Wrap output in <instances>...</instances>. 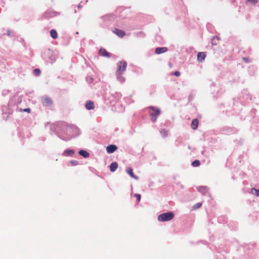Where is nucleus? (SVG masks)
<instances>
[{"mask_svg":"<svg viewBox=\"0 0 259 259\" xmlns=\"http://www.w3.org/2000/svg\"><path fill=\"white\" fill-rule=\"evenodd\" d=\"M229 102V104L227 105L228 103L225 101L221 104L218 105V107L220 108H221L222 107H224L226 105V109L225 112L226 115L228 116L233 115L237 114V112L235 111L236 109L235 108V106H236V104H238V102L237 101L236 102L234 99H230Z\"/></svg>","mask_w":259,"mask_h":259,"instance_id":"f257e3e1","label":"nucleus"},{"mask_svg":"<svg viewBox=\"0 0 259 259\" xmlns=\"http://www.w3.org/2000/svg\"><path fill=\"white\" fill-rule=\"evenodd\" d=\"M127 66V63L125 61H120L117 63L118 69L117 70V77L118 79L123 82L125 79L122 76V74L125 71Z\"/></svg>","mask_w":259,"mask_h":259,"instance_id":"f03ea898","label":"nucleus"},{"mask_svg":"<svg viewBox=\"0 0 259 259\" xmlns=\"http://www.w3.org/2000/svg\"><path fill=\"white\" fill-rule=\"evenodd\" d=\"M149 109L151 110L150 112L151 120L152 121L155 122L156 121L157 117L161 113L160 109L154 106L150 107Z\"/></svg>","mask_w":259,"mask_h":259,"instance_id":"7ed1b4c3","label":"nucleus"},{"mask_svg":"<svg viewBox=\"0 0 259 259\" xmlns=\"http://www.w3.org/2000/svg\"><path fill=\"white\" fill-rule=\"evenodd\" d=\"M174 217V214L172 212H167L161 213L158 217V220L160 222L169 221Z\"/></svg>","mask_w":259,"mask_h":259,"instance_id":"20e7f679","label":"nucleus"},{"mask_svg":"<svg viewBox=\"0 0 259 259\" xmlns=\"http://www.w3.org/2000/svg\"><path fill=\"white\" fill-rule=\"evenodd\" d=\"M238 130L233 126H225L221 128V132L225 135H231L237 133Z\"/></svg>","mask_w":259,"mask_h":259,"instance_id":"39448f33","label":"nucleus"},{"mask_svg":"<svg viewBox=\"0 0 259 259\" xmlns=\"http://www.w3.org/2000/svg\"><path fill=\"white\" fill-rule=\"evenodd\" d=\"M211 94H213V98L215 100L218 99L222 96L223 95V91L222 90H217V92H215V90L213 89L212 88H211Z\"/></svg>","mask_w":259,"mask_h":259,"instance_id":"423d86ee","label":"nucleus"},{"mask_svg":"<svg viewBox=\"0 0 259 259\" xmlns=\"http://www.w3.org/2000/svg\"><path fill=\"white\" fill-rule=\"evenodd\" d=\"M197 190L202 193L203 195H208L210 196V194L208 192V188L207 186H201L197 188Z\"/></svg>","mask_w":259,"mask_h":259,"instance_id":"0eeeda50","label":"nucleus"},{"mask_svg":"<svg viewBox=\"0 0 259 259\" xmlns=\"http://www.w3.org/2000/svg\"><path fill=\"white\" fill-rule=\"evenodd\" d=\"M256 111V109H252L250 112V116H252L251 121L254 123H257L259 121V117L257 116H254L255 115Z\"/></svg>","mask_w":259,"mask_h":259,"instance_id":"6e6552de","label":"nucleus"},{"mask_svg":"<svg viewBox=\"0 0 259 259\" xmlns=\"http://www.w3.org/2000/svg\"><path fill=\"white\" fill-rule=\"evenodd\" d=\"M42 102L43 105L45 106H51L53 103V101L51 99L48 97L43 98L42 99Z\"/></svg>","mask_w":259,"mask_h":259,"instance_id":"1a4fd4ad","label":"nucleus"},{"mask_svg":"<svg viewBox=\"0 0 259 259\" xmlns=\"http://www.w3.org/2000/svg\"><path fill=\"white\" fill-rule=\"evenodd\" d=\"M242 97L245 100H251V97L249 93L248 92L247 90H243L241 93Z\"/></svg>","mask_w":259,"mask_h":259,"instance_id":"9d476101","label":"nucleus"},{"mask_svg":"<svg viewBox=\"0 0 259 259\" xmlns=\"http://www.w3.org/2000/svg\"><path fill=\"white\" fill-rule=\"evenodd\" d=\"M206 56V52H198L197 54V61L198 62H202L204 60Z\"/></svg>","mask_w":259,"mask_h":259,"instance_id":"9b49d317","label":"nucleus"},{"mask_svg":"<svg viewBox=\"0 0 259 259\" xmlns=\"http://www.w3.org/2000/svg\"><path fill=\"white\" fill-rule=\"evenodd\" d=\"M199 125V120L197 118H194L192 120L191 127L193 130H196L198 128Z\"/></svg>","mask_w":259,"mask_h":259,"instance_id":"f8f14e48","label":"nucleus"},{"mask_svg":"<svg viewBox=\"0 0 259 259\" xmlns=\"http://www.w3.org/2000/svg\"><path fill=\"white\" fill-rule=\"evenodd\" d=\"M99 54L101 56L106 57L107 58H109L110 57V54L104 49H101L99 51Z\"/></svg>","mask_w":259,"mask_h":259,"instance_id":"ddd939ff","label":"nucleus"},{"mask_svg":"<svg viewBox=\"0 0 259 259\" xmlns=\"http://www.w3.org/2000/svg\"><path fill=\"white\" fill-rule=\"evenodd\" d=\"M117 149V147L115 145H110L107 147L106 150L108 153H112L116 151Z\"/></svg>","mask_w":259,"mask_h":259,"instance_id":"4468645a","label":"nucleus"},{"mask_svg":"<svg viewBox=\"0 0 259 259\" xmlns=\"http://www.w3.org/2000/svg\"><path fill=\"white\" fill-rule=\"evenodd\" d=\"M113 32L120 37H122L125 35L124 31L120 29H114L113 30Z\"/></svg>","mask_w":259,"mask_h":259,"instance_id":"2eb2a0df","label":"nucleus"},{"mask_svg":"<svg viewBox=\"0 0 259 259\" xmlns=\"http://www.w3.org/2000/svg\"><path fill=\"white\" fill-rule=\"evenodd\" d=\"M167 50L166 47L157 48L155 50V53L157 54H160L167 52Z\"/></svg>","mask_w":259,"mask_h":259,"instance_id":"dca6fc26","label":"nucleus"},{"mask_svg":"<svg viewBox=\"0 0 259 259\" xmlns=\"http://www.w3.org/2000/svg\"><path fill=\"white\" fill-rule=\"evenodd\" d=\"M85 108L88 110L94 109L95 108V105L94 103L91 101H87L85 104Z\"/></svg>","mask_w":259,"mask_h":259,"instance_id":"f3484780","label":"nucleus"},{"mask_svg":"<svg viewBox=\"0 0 259 259\" xmlns=\"http://www.w3.org/2000/svg\"><path fill=\"white\" fill-rule=\"evenodd\" d=\"M126 171L133 179L135 180L138 179V177L134 175L133 169L132 168L129 167L127 168Z\"/></svg>","mask_w":259,"mask_h":259,"instance_id":"a211bd4d","label":"nucleus"},{"mask_svg":"<svg viewBox=\"0 0 259 259\" xmlns=\"http://www.w3.org/2000/svg\"><path fill=\"white\" fill-rule=\"evenodd\" d=\"M118 167V164L117 162H112L110 165V169L112 172H114Z\"/></svg>","mask_w":259,"mask_h":259,"instance_id":"6ab92c4d","label":"nucleus"},{"mask_svg":"<svg viewBox=\"0 0 259 259\" xmlns=\"http://www.w3.org/2000/svg\"><path fill=\"white\" fill-rule=\"evenodd\" d=\"M50 34L51 37L53 39H56L58 37V33L56 30L52 29L50 31Z\"/></svg>","mask_w":259,"mask_h":259,"instance_id":"aec40b11","label":"nucleus"},{"mask_svg":"<svg viewBox=\"0 0 259 259\" xmlns=\"http://www.w3.org/2000/svg\"><path fill=\"white\" fill-rule=\"evenodd\" d=\"M79 154L83 157L87 158L89 156V153L86 151L81 150L79 151Z\"/></svg>","mask_w":259,"mask_h":259,"instance_id":"412c9836","label":"nucleus"},{"mask_svg":"<svg viewBox=\"0 0 259 259\" xmlns=\"http://www.w3.org/2000/svg\"><path fill=\"white\" fill-rule=\"evenodd\" d=\"M200 161L199 160L196 159L192 162L191 165L193 167H198L200 165Z\"/></svg>","mask_w":259,"mask_h":259,"instance_id":"4be33fe9","label":"nucleus"},{"mask_svg":"<svg viewBox=\"0 0 259 259\" xmlns=\"http://www.w3.org/2000/svg\"><path fill=\"white\" fill-rule=\"evenodd\" d=\"M251 192L252 194L259 197V189H257L255 188H251Z\"/></svg>","mask_w":259,"mask_h":259,"instance_id":"5701e85b","label":"nucleus"},{"mask_svg":"<svg viewBox=\"0 0 259 259\" xmlns=\"http://www.w3.org/2000/svg\"><path fill=\"white\" fill-rule=\"evenodd\" d=\"M74 152L72 150H66L64 151L63 154H64V155L68 156V155H72L74 154Z\"/></svg>","mask_w":259,"mask_h":259,"instance_id":"b1692460","label":"nucleus"},{"mask_svg":"<svg viewBox=\"0 0 259 259\" xmlns=\"http://www.w3.org/2000/svg\"><path fill=\"white\" fill-rule=\"evenodd\" d=\"M202 203L201 202L197 203L192 206V208L193 209L196 210L197 209L199 208L202 206Z\"/></svg>","mask_w":259,"mask_h":259,"instance_id":"393cba45","label":"nucleus"},{"mask_svg":"<svg viewBox=\"0 0 259 259\" xmlns=\"http://www.w3.org/2000/svg\"><path fill=\"white\" fill-rule=\"evenodd\" d=\"M246 3H249L253 5H255L257 4L258 0H246Z\"/></svg>","mask_w":259,"mask_h":259,"instance_id":"a878e982","label":"nucleus"},{"mask_svg":"<svg viewBox=\"0 0 259 259\" xmlns=\"http://www.w3.org/2000/svg\"><path fill=\"white\" fill-rule=\"evenodd\" d=\"M33 72L36 76H38L40 73V70L38 68L35 69L33 71Z\"/></svg>","mask_w":259,"mask_h":259,"instance_id":"bb28decb","label":"nucleus"},{"mask_svg":"<svg viewBox=\"0 0 259 259\" xmlns=\"http://www.w3.org/2000/svg\"><path fill=\"white\" fill-rule=\"evenodd\" d=\"M134 196L137 198V200L138 202L140 201V200L141 199V195L140 194H134Z\"/></svg>","mask_w":259,"mask_h":259,"instance_id":"cd10ccee","label":"nucleus"},{"mask_svg":"<svg viewBox=\"0 0 259 259\" xmlns=\"http://www.w3.org/2000/svg\"><path fill=\"white\" fill-rule=\"evenodd\" d=\"M211 44L213 46H216L218 44L217 40L213 37L211 38Z\"/></svg>","mask_w":259,"mask_h":259,"instance_id":"c85d7f7f","label":"nucleus"},{"mask_svg":"<svg viewBox=\"0 0 259 259\" xmlns=\"http://www.w3.org/2000/svg\"><path fill=\"white\" fill-rule=\"evenodd\" d=\"M70 163L72 165L75 166L78 164V161L76 160H71L70 161Z\"/></svg>","mask_w":259,"mask_h":259,"instance_id":"c756f323","label":"nucleus"},{"mask_svg":"<svg viewBox=\"0 0 259 259\" xmlns=\"http://www.w3.org/2000/svg\"><path fill=\"white\" fill-rule=\"evenodd\" d=\"M242 60L246 63H248L249 62V59L247 57H243Z\"/></svg>","mask_w":259,"mask_h":259,"instance_id":"7c9ffc66","label":"nucleus"},{"mask_svg":"<svg viewBox=\"0 0 259 259\" xmlns=\"http://www.w3.org/2000/svg\"><path fill=\"white\" fill-rule=\"evenodd\" d=\"M160 132L161 134L163 135V136H165L167 135L166 132L164 130H162Z\"/></svg>","mask_w":259,"mask_h":259,"instance_id":"2f4dec72","label":"nucleus"},{"mask_svg":"<svg viewBox=\"0 0 259 259\" xmlns=\"http://www.w3.org/2000/svg\"><path fill=\"white\" fill-rule=\"evenodd\" d=\"M23 111H24V112H28V113H30V111H31V110H30V109H29V108H26V109H24L23 110Z\"/></svg>","mask_w":259,"mask_h":259,"instance_id":"473e14b6","label":"nucleus"},{"mask_svg":"<svg viewBox=\"0 0 259 259\" xmlns=\"http://www.w3.org/2000/svg\"><path fill=\"white\" fill-rule=\"evenodd\" d=\"M193 97L192 95H191V94L189 95V98H188L189 101H192L193 99Z\"/></svg>","mask_w":259,"mask_h":259,"instance_id":"72a5a7b5","label":"nucleus"},{"mask_svg":"<svg viewBox=\"0 0 259 259\" xmlns=\"http://www.w3.org/2000/svg\"><path fill=\"white\" fill-rule=\"evenodd\" d=\"M213 38H214L215 39H216L218 41L220 40V37L219 36H217V35L213 36Z\"/></svg>","mask_w":259,"mask_h":259,"instance_id":"f704fd0d","label":"nucleus"},{"mask_svg":"<svg viewBox=\"0 0 259 259\" xmlns=\"http://www.w3.org/2000/svg\"><path fill=\"white\" fill-rule=\"evenodd\" d=\"M174 75L177 76H178V71H175L174 73H173Z\"/></svg>","mask_w":259,"mask_h":259,"instance_id":"c9c22d12","label":"nucleus"},{"mask_svg":"<svg viewBox=\"0 0 259 259\" xmlns=\"http://www.w3.org/2000/svg\"><path fill=\"white\" fill-rule=\"evenodd\" d=\"M212 87H214V82H212Z\"/></svg>","mask_w":259,"mask_h":259,"instance_id":"e433bc0d","label":"nucleus"},{"mask_svg":"<svg viewBox=\"0 0 259 259\" xmlns=\"http://www.w3.org/2000/svg\"><path fill=\"white\" fill-rule=\"evenodd\" d=\"M181 188H184V187H183V185H181Z\"/></svg>","mask_w":259,"mask_h":259,"instance_id":"4c0bfd02","label":"nucleus"},{"mask_svg":"<svg viewBox=\"0 0 259 259\" xmlns=\"http://www.w3.org/2000/svg\"><path fill=\"white\" fill-rule=\"evenodd\" d=\"M179 76H180L181 73H180V72H179Z\"/></svg>","mask_w":259,"mask_h":259,"instance_id":"58836bf2","label":"nucleus"}]
</instances>
